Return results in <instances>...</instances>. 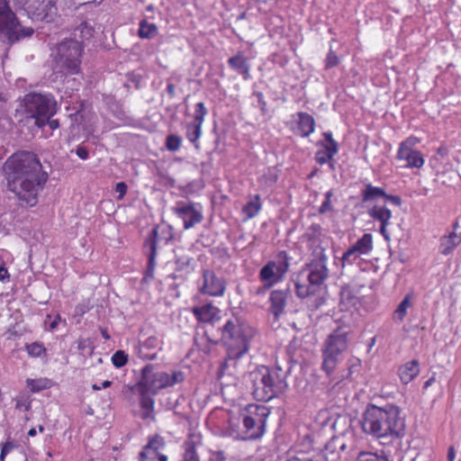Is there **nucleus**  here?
<instances>
[{
	"label": "nucleus",
	"mask_w": 461,
	"mask_h": 461,
	"mask_svg": "<svg viewBox=\"0 0 461 461\" xmlns=\"http://www.w3.org/2000/svg\"><path fill=\"white\" fill-rule=\"evenodd\" d=\"M182 139L178 135L170 134L167 137L166 146L170 151H176L181 146Z\"/></svg>",
	"instance_id": "39"
},
{
	"label": "nucleus",
	"mask_w": 461,
	"mask_h": 461,
	"mask_svg": "<svg viewBox=\"0 0 461 461\" xmlns=\"http://www.w3.org/2000/svg\"><path fill=\"white\" fill-rule=\"evenodd\" d=\"M16 447V445L14 443V442H11V441H7L5 442L3 447H2V449H1V453H0V460L1 461H4L5 460V456L10 453L13 449H14Z\"/></svg>",
	"instance_id": "45"
},
{
	"label": "nucleus",
	"mask_w": 461,
	"mask_h": 461,
	"mask_svg": "<svg viewBox=\"0 0 461 461\" xmlns=\"http://www.w3.org/2000/svg\"><path fill=\"white\" fill-rule=\"evenodd\" d=\"M167 92L169 95L170 97L175 96V86L172 83H167Z\"/></svg>",
	"instance_id": "57"
},
{
	"label": "nucleus",
	"mask_w": 461,
	"mask_h": 461,
	"mask_svg": "<svg viewBox=\"0 0 461 461\" xmlns=\"http://www.w3.org/2000/svg\"><path fill=\"white\" fill-rule=\"evenodd\" d=\"M7 188L22 205L32 207L38 203L39 193L48 179L37 156L30 151H18L4 164Z\"/></svg>",
	"instance_id": "1"
},
{
	"label": "nucleus",
	"mask_w": 461,
	"mask_h": 461,
	"mask_svg": "<svg viewBox=\"0 0 461 461\" xmlns=\"http://www.w3.org/2000/svg\"><path fill=\"white\" fill-rule=\"evenodd\" d=\"M293 117H296L293 121V123L295 124V128H293V131L301 137L307 138L314 132L316 122L311 114L305 112H298Z\"/></svg>",
	"instance_id": "22"
},
{
	"label": "nucleus",
	"mask_w": 461,
	"mask_h": 461,
	"mask_svg": "<svg viewBox=\"0 0 461 461\" xmlns=\"http://www.w3.org/2000/svg\"><path fill=\"white\" fill-rule=\"evenodd\" d=\"M135 390L139 393L140 396V407L143 410L142 418H150L154 410V400L148 395L149 393V392L144 391L140 388H135Z\"/></svg>",
	"instance_id": "29"
},
{
	"label": "nucleus",
	"mask_w": 461,
	"mask_h": 461,
	"mask_svg": "<svg viewBox=\"0 0 461 461\" xmlns=\"http://www.w3.org/2000/svg\"><path fill=\"white\" fill-rule=\"evenodd\" d=\"M458 222L453 225V230L443 235L439 240V252L444 256L450 255L461 244V232H456Z\"/></svg>",
	"instance_id": "23"
},
{
	"label": "nucleus",
	"mask_w": 461,
	"mask_h": 461,
	"mask_svg": "<svg viewBox=\"0 0 461 461\" xmlns=\"http://www.w3.org/2000/svg\"><path fill=\"white\" fill-rule=\"evenodd\" d=\"M158 232L157 229H153L149 236V238L146 240V246L149 247V268L153 269L154 268V261L157 255V238H158Z\"/></svg>",
	"instance_id": "30"
},
{
	"label": "nucleus",
	"mask_w": 461,
	"mask_h": 461,
	"mask_svg": "<svg viewBox=\"0 0 461 461\" xmlns=\"http://www.w3.org/2000/svg\"><path fill=\"white\" fill-rule=\"evenodd\" d=\"M210 307L208 306H203L201 308H194V313L197 317L199 321H207L210 320V317L208 316Z\"/></svg>",
	"instance_id": "43"
},
{
	"label": "nucleus",
	"mask_w": 461,
	"mask_h": 461,
	"mask_svg": "<svg viewBox=\"0 0 461 461\" xmlns=\"http://www.w3.org/2000/svg\"><path fill=\"white\" fill-rule=\"evenodd\" d=\"M31 405H30V402H27L26 400H17L16 401V405H15V408L16 409H19V410H24V411H28L30 409Z\"/></svg>",
	"instance_id": "51"
},
{
	"label": "nucleus",
	"mask_w": 461,
	"mask_h": 461,
	"mask_svg": "<svg viewBox=\"0 0 461 461\" xmlns=\"http://www.w3.org/2000/svg\"><path fill=\"white\" fill-rule=\"evenodd\" d=\"M255 334V330L246 323L232 328V358H240L248 352Z\"/></svg>",
	"instance_id": "15"
},
{
	"label": "nucleus",
	"mask_w": 461,
	"mask_h": 461,
	"mask_svg": "<svg viewBox=\"0 0 461 461\" xmlns=\"http://www.w3.org/2000/svg\"><path fill=\"white\" fill-rule=\"evenodd\" d=\"M324 141L319 143L321 147L315 154V160L320 165L329 163L330 167H334L333 158L339 152V144L333 139L332 133L330 131L323 133Z\"/></svg>",
	"instance_id": "17"
},
{
	"label": "nucleus",
	"mask_w": 461,
	"mask_h": 461,
	"mask_svg": "<svg viewBox=\"0 0 461 461\" xmlns=\"http://www.w3.org/2000/svg\"><path fill=\"white\" fill-rule=\"evenodd\" d=\"M37 434L36 429L32 428L28 431V436L34 437Z\"/></svg>",
	"instance_id": "64"
},
{
	"label": "nucleus",
	"mask_w": 461,
	"mask_h": 461,
	"mask_svg": "<svg viewBox=\"0 0 461 461\" xmlns=\"http://www.w3.org/2000/svg\"><path fill=\"white\" fill-rule=\"evenodd\" d=\"M368 216L379 223V232L386 241L391 240L388 227L392 224V211L384 204H375L367 210Z\"/></svg>",
	"instance_id": "16"
},
{
	"label": "nucleus",
	"mask_w": 461,
	"mask_h": 461,
	"mask_svg": "<svg viewBox=\"0 0 461 461\" xmlns=\"http://www.w3.org/2000/svg\"><path fill=\"white\" fill-rule=\"evenodd\" d=\"M356 461H388V459L374 452L362 451L358 454Z\"/></svg>",
	"instance_id": "36"
},
{
	"label": "nucleus",
	"mask_w": 461,
	"mask_h": 461,
	"mask_svg": "<svg viewBox=\"0 0 461 461\" xmlns=\"http://www.w3.org/2000/svg\"><path fill=\"white\" fill-rule=\"evenodd\" d=\"M76 154L81 158V159H86L89 157L88 150L83 147L79 146L76 149Z\"/></svg>",
	"instance_id": "48"
},
{
	"label": "nucleus",
	"mask_w": 461,
	"mask_h": 461,
	"mask_svg": "<svg viewBox=\"0 0 461 461\" xmlns=\"http://www.w3.org/2000/svg\"><path fill=\"white\" fill-rule=\"evenodd\" d=\"M208 111L203 103H197L194 106V114L193 122L203 124L205 115Z\"/></svg>",
	"instance_id": "37"
},
{
	"label": "nucleus",
	"mask_w": 461,
	"mask_h": 461,
	"mask_svg": "<svg viewBox=\"0 0 461 461\" xmlns=\"http://www.w3.org/2000/svg\"><path fill=\"white\" fill-rule=\"evenodd\" d=\"M172 210L183 221L185 230L200 223L203 220L202 212L192 203L178 202Z\"/></svg>",
	"instance_id": "19"
},
{
	"label": "nucleus",
	"mask_w": 461,
	"mask_h": 461,
	"mask_svg": "<svg viewBox=\"0 0 461 461\" xmlns=\"http://www.w3.org/2000/svg\"><path fill=\"white\" fill-rule=\"evenodd\" d=\"M420 138L411 135L399 144L396 158L398 160L405 161V167L408 168L420 169L425 164L422 153L420 150L415 149V147L420 144Z\"/></svg>",
	"instance_id": "12"
},
{
	"label": "nucleus",
	"mask_w": 461,
	"mask_h": 461,
	"mask_svg": "<svg viewBox=\"0 0 461 461\" xmlns=\"http://www.w3.org/2000/svg\"><path fill=\"white\" fill-rule=\"evenodd\" d=\"M203 284L201 287L203 294L217 296L223 293L224 286L222 282L217 278L213 272L205 270L203 275Z\"/></svg>",
	"instance_id": "24"
},
{
	"label": "nucleus",
	"mask_w": 461,
	"mask_h": 461,
	"mask_svg": "<svg viewBox=\"0 0 461 461\" xmlns=\"http://www.w3.org/2000/svg\"><path fill=\"white\" fill-rule=\"evenodd\" d=\"M203 446V436L200 432L193 430L187 435L183 443V454L180 461H200L198 449Z\"/></svg>",
	"instance_id": "21"
},
{
	"label": "nucleus",
	"mask_w": 461,
	"mask_h": 461,
	"mask_svg": "<svg viewBox=\"0 0 461 461\" xmlns=\"http://www.w3.org/2000/svg\"><path fill=\"white\" fill-rule=\"evenodd\" d=\"M46 124H48L51 130H56L59 127V121L57 119H52V117L48 118Z\"/></svg>",
	"instance_id": "53"
},
{
	"label": "nucleus",
	"mask_w": 461,
	"mask_h": 461,
	"mask_svg": "<svg viewBox=\"0 0 461 461\" xmlns=\"http://www.w3.org/2000/svg\"><path fill=\"white\" fill-rule=\"evenodd\" d=\"M232 68H235L245 79L248 78L249 67L246 59L240 56L232 57Z\"/></svg>",
	"instance_id": "34"
},
{
	"label": "nucleus",
	"mask_w": 461,
	"mask_h": 461,
	"mask_svg": "<svg viewBox=\"0 0 461 461\" xmlns=\"http://www.w3.org/2000/svg\"><path fill=\"white\" fill-rule=\"evenodd\" d=\"M290 256L285 250L279 251L259 271V279L266 288H271L281 282L290 267Z\"/></svg>",
	"instance_id": "11"
},
{
	"label": "nucleus",
	"mask_w": 461,
	"mask_h": 461,
	"mask_svg": "<svg viewBox=\"0 0 461 461\" xmlns=\"http://www.w3.org/2000/svg\"><path fill=\"white\" fill-rule=\"evenodd\" d=\"M82 52L83 46L78 40H64L58 44L54 54L56 69L59 72L78 73Z\"/></svg>",
	"instance_id": "9"
},
{
	"label": "nucleus",
	"mask_w": 461,
	"mask_h": 461,
	"mask_svg": "<svg viewBox=\"0 0 461 461\" xmlns=\"http://www.w3.org/2000/svg\"><path fill=\"white\" fill-rule=\"evenodd\" d=\"M208 461H228V456L223 450H210Z\"/></svg>",
	"instance_id": "44"
},
{
	"label": "nucleus",
	"mask_w": 461,
	"mask_h": 461,
	"mask_svg": "<svg viewBox=\"0 0 461 461\" xmlns=\"http://www.w3.org/2000/svg\"><path fill=\"white\" fill-rule=\"evenodd\" d=\"M361 368V361L357 357L349 360L348 373L351 375L355 372H358Z\"/></svg>",
	"instance_id": "46"
},
{
	"label": "nucleus",
	"mask_w": 461,
	"mask_h": 461,
	"mask_svg": "<svg viewBox=\"0 0 461 461\" xmlns=\"http://www.w3.org/2000/svg\"><path fill=\"white\" fill-rule=\"evenodd\" d=\"M26 12L34 21L51 23L57 17L55 0H26Z\"/></svg>",
	"instance_id": "14"
},
{
	"label": "nucleus",
	"mask_w": 461,
	"mask_h": 461,
	"mask_svg": "<svg viewBox=\"0 0 461 461\" xmlns=\"http://www.w3.org/2000/svg\"><path fill=\"white\" fill-rule=\"evenodd\" d=\"M158 33V27L154 23H149L143 20L140 23L139 36L140 38L150 39Z\"/></svg>",
	"instance_id": "33"
},
{
	"label": "nucleus",
	"mask_w": 461,
	"mask_h": 461,
	"mask_svg": "<svg viewBox=\"0 0 461 461\" xmlns=\"http://www.w3.org/2000/svg\"><path fill=\"white\" fill-rule=\"evenodd\" d=\"M101 334H102V337L104 339H110V336L107 332V330L105 329H103L101 330Z\"/></svg>",
	"instance_id": "62"
},
{
	"label": "nucleus",
	"mask_w": 461,
	"mask_h": 461,
	"mask_svg": "<svg viewBox=\"0 0 461 461\" xmlns=\"http://www.w3.org/2000/svg\"><path fill=\"white\" fill-rule=\"evenodd\" d=\"M9 278L8 271L5 267L0 266V281Z\"/></svg>",
	"instance_id": "55"
},
{
	"label": "nucleus",
	"mask_w": 461,
	"mask_h": 461,
	"mask_svg": "<svg viewBox=\"0 0 461 461\" xmlns=\"http://www.w3.org/2000/svg\"><path fill=\"white\" fill-rule=\"evenodd\" d=\"M94 33H95L94 28L91 25H89L87 23L83 22L75 30L74 36L76 38L75 40L80 39L81 40L80 43L83 44V42L85 41H89L94 36Z\"/></svg>",
	"instance_id": "31"
},
{
	"label": "nucleus",
	"mask_w": 461,
	"mask_h": 461,
	"mask_svg": "<svg viewBox=\"0 0 461 461\" xmlns=\"http://www.w3.org/2000/svg\"><path fill=\"white\" fill-rule=\"evenodd\" d=\"M128 361L127 354L122 350L116 351L112 357V362L117 368L122 367Z\"/></svg>",
	"instance_id": "40"
},
{
	"label": "nucleus",
	"mask_w": 461,
	"mask_h": 461,
	"mask_svg": "<svg viewBox=\"0 0 461 461\" xmlns=\"http://www.w3.org/2000/svg\"><path fill=\"white\" fill-rule=\"evenodd\" d=\"M60 321V316L58 315L55 320L50 324V327L51 330H54L57 328L59 321Z\"/></svg>",
	"instance_id": "60"
},
{
	"label": "nucleus",
	"mask_w": 461,
	"mask_h": 461,
	"mask_svg": "<svg viewBox=\"0 0 461 461\" xmlns=\"http://www.w3.org/2000/svg\"><path fill=\"white\" fill-rule=\"evenodd\" d=\"M227 356L224 360V362L221 364V368L218 372V376L221 377L223 374V372L228 368V359L230 358V348L228 347L226 349Z\"/></svg>",
	"instance_id": "47"
},
{
	"label": "nucleus",
	"mask_w": 461,
	"mask_h": 461,
	"mask_svg": "<svg viewBox=\"0 0 461 461\" xmlns=\"http://www.w3.org/2000/svg\"><path fill=\"white\" fill-rule=\"evenodd\" d=\"M103 0H74L75 4H78L79 5L95 3V2H102Z\"/></svg>",
	"instance_id": "58"
},
{
	"label": "nucleus",
	"mask_w": 461,
	"mask_h": 461,
	"mask_svg": "<svg viewBox=\"0 0 461 461\" xmlns=\"http://www.w3.org/2000/svg\"><path fill=\"white\" fill-rule=\"evenodd\" d=\"M252 394L258 401L268 402L283 393L287 384L281 369L261 366L249 374Z\"/></svg>",
	"instance_id": "3"
},
{
	"label": "nucleus",
	"mask_w": 461,
	"mask_h": 461,
	"mask_svg": "<svg viewBox=\"0 0 461 461\" xmlns=\"http://www.w3.org/2000/svg\"><path fill=\"white\" fill-rule=\"evenodd\" d=\"M258 102L260 104L261 110L265 113L266 112V107H267V103L264 100L263 95L261 93H259L258 95Z\"/></svg>",
	"instance_id": "56"
},
{
	"label": "nucleus",
	"mask_w": 461,
	"mask_h": 461,
	"mask_svg": "<svg viewBox=\"0 0 461 461\" xmlns=\"http://www.w3.org/2000/svg\"><path fill=\"white\" fill-rule=\"evenodd\" d=\"M28 354L32 357H40L45 352V348L41 343L34 342L26 347Z\"/></svg>",
	"instance_id": "42"
},
{
	"label": "nucleus",
	"mask_w": 461,
	"mask_h": 461,
	"mask_svg": "<svg viewBox=\"0 0 461 461\" xmlns=\"http://www.w3.org/2000/svg\"><path fill=\"white\" fill-rule=\"evenodd\" d=\"M191 258L186 256L179 257L176 259V264L179 266L180 268H184L185 267L189 266Z\"/></svg>",
	"instance_id": "49"
},
{
	"label": "nucleus",
	"mask_w": 461,
	"mask_h": 461,
	"mask_svg": "<svg viewBox=\"0 0 461 461\" xmlns=\"http://www.w3.org/2000/svg\"><path fill=\"white\" fill-rule=\"evenodd\" d=\"M111 384H112V382L106 380V381H104L102 383V386L101 387L102 388H108L109 386H111Z\"/></svg>",
	"instance_id": "63"
},
{
	"label": "nucleus",
	"mask_w": 461,
	"mask_h": 461,
	"mask_svg": "<svg viewBox=\"0 0 461 461\" xmlns=\"http://www.w3.org/2000/svg\"><path fill=\"white\" fill-rule=\"evenodd\" d=\"M23 105L26 118L33 120L38 128L57 113V101L51 94L31 92L24 95Z\"/></svg>",
	"instance_id": "5"
},
{
	"label": "nucleus",
	"mask_w": 461,
	"mask_h": 461,
	"mask_svg": "<svg viewBox=\"0 0 461 461\" xmlns=\"http://www.w3.org/2000/svg\"><path fill=\"white\" fill-rule=\"evenodd\" d=\"M202 124L190 122L186 125V137L192 142L195 143L201 136Z\"/></svg>",
	"instance_id": "35"
},
{
	"label": "nucleus",
	"mask_w": 461,
	"mask_h": 461,
	"mask_svg": "<svg viewBox=\"0 0 461 461\" xmlns=\"http://www.w3.org/2000/svg\"><path fill=\"white\" fill-rule=\"evenodd\" d=\"M328 257L322 256L321 258H312L305 264L303 269L308 271L307 280L295 282V293L299 298L304 299L315 295L320 290L325 280L329 276L327 267Z\"/></svg>",
	"instance_id": "6"
},
{
	"label": "nucleus",
	"mask_w": 461,
	"mask_h": 461,
	"mask_svg": "<svg viewBox=\"0 0 461 461\" xmlns=\"http://www.w3.org/2000/svg\"><path fill=\"white\" fill-rule=\"evenodd\" d=\"M349 332L342 327L333 330L324 340L321 348L322 370L331 375L336 369L340 357L348 348Z\"/></svg>",
	"instance_id": "7"
},
{
	"label": "nucleus",
	"mask_w": 461,
	"mask_h": 461,
	"mask_svg": "<svg viewBox=\"0 0 461 461\" xmlns=\"http://www.w3.org/2000/svg\"><path fill=\"white\" fill-rule=\"evenodd\" d=\"M420 372V362L412 359L399 366L398 376L402 384H408L419 375Z\"/></svg>",
	"instance_id": "26"
},
{
	"label": "nucleus",
	"mask_w": 461,
	"mask_h": 461,
	"mask_svg": "<svg viewBox=\"0 0 461 461\" xmlns=\"http://www.w3.org/2000/svg\"><path fill=\"white\" fill-rule=\"evenodd\" d=\"M411 306V295L407 294L399 303L394 311V318L399 321H402L407 314V310Z\"/></svg>",
	"instance_id": "32"
},
{
	"label": "nucleus",
	"mask_w": 461,
	"mask_h": 461,
	"mask_svg": "<svg viewBox=\"0 0 461 461\" xmlns=\"http://www.w3.org/2000/svg\"><path fill=\"white\" fill-rule=\"evenodd\" d=\"M33 29L23 27L6 0H0V40L14 44L33 34Z\"/></svg>",
	"instance_id": "8"
},
{
	"label": "nucleus",
	"mask_w": 461,
	"mask_h": 461,
	"mask_svg": "<svg viewBox=\"0 0 461 461\" xmlns=\"http://www.w3.org/2000/svg\"><path fill=\"white\" fill-rule=\"evenodd\" d=\"M222 333H223L222 340L224 339V337L226 336V334H229V336L230 337V320L227 321L226 323L224 324V326L222 328Z\"/></svg>",
	"instance_id": "54"
},
{
	"label": "nucleus",
	"mask_w": 461,
	"mask_h": 461,
	"mask_svg": "<svg viewBox=\"0 0 461 461\" xmlns=\"http://www.w3.org/2000/svg\"><path fill=\"white\" fill-rule=\"evenodd\" d=\"M339 64V58L336 54L334 50L331 49L327 53L326 59H325V68L330 69Z\"/></svg>",
	"instance_id": "41"
},
{
	"label": "nucleus",
	"mask_w": 461,
	"mask_h": 461,
	"mask_svg": "<svg viewBox=\"0 0 461 461\" xmlns=\"http://www.w3.org/2000/svg\"><path fill=\"white\" fill-rule=\"evenodd\" d=\"M115 191L120 194V198H122L127 191V185L124 182H119L116 184Z\"/></svg>",
	"instance_id": "50"
},
{
	"label": "nucleus",
	"mask_w": 461,
	"mask_h": 461,
	"mask_svg": "<svg viewBox=\"0 0 461 461\" xmlns=\"http://www.w3.org/2000/svg\"><path fill=\"white\" fill-rule=\"evenodd\" d=\"M384 199L386 200V201L392 202L395 205H400L401 203H402L401 198L399 196H397V195H393V194H386V195H384Z\"/></svg>",
	"instance_id": "52"
},
{
	"label": "nucleus",
	"mask_w": 461,
	"mask_h": 461,
	"mask_svg": "<svg viewBox=\"0 0 461 461\" xmlns=\"http://www.w3.org/2000/svg\"><path fill=\"white\" fill-rule=\"evenodd\" d=\"M384 195H386V192L384 188L374 186L370 183L366 184L361 191V199L364 203L384 198Z\"/></svg>",
	"instance_id": "28"
},
{
	"label": "nucleus",
	"mask_w": 461,
	"mask_h": 461,
	"mask_svg": "<svg viewBox=\"0 0 461 461\" xmlns=\"http://www.w3.org/2000/svg\"><path fill=\"white\" fill-rule=\"evenodd\" d=\"M288 295V291L274 290L271 292L269 297L270 310L276 319L284 312Z\"/></svg>",
	"instance_id": "27"
},
{
	"label": "nucleus",
	"mask_w": 461,
	"mask_h": 461,
	"mask_svg": "<svg viewBox=\"0 0 461 461\" xmlns=\"http://www.w3.org/2000/svg\"><path fill=\"white\" fill-rule=\"evenodd\" d=\"M165 447L166 442L161 436L156 435L150 438L140 453V461H167V456L161 453Z\"/></svg>",
	"instance_id": "20"
},
{
	"label": "nucleus",
	"mask_w": 461,
	"mask_h": 461,
	"mask_svg": "<svg viewBox=\"0 0 461 461\" xmlns=\"http://www.w3.org/2000/svg\"><path fill=\"white\" fill-rule=\"evenodd\" d=\"M271 413L268 407L262 404H249L240 412L243 429L236 436L241 440H257L266 433L267 420Z\"/></svg>",
	"instance_id": "4"
},
{
	"label": "nucleus",
	"mask_w": 461,
	"mask_h": 461,
	"mask_svg": "<svg viewBox=\"0 0 461 461\" xmlns=\"http://www.w3.org/2000/svg\"><path fill=\"white\" fill-rule=\"evenodd\" d=\"M373 249V236L365 233L357 242L348 249L342 256V265L353 264L361 255H366Z\"/></svg>",
	"instance_id": "18"
},
{
	"label": "nucleus",
	"mask_w": 461,
	"mask_h": 461,
	"mask_svg": "<svg viewBox=\"0 0 461 461\" xmlns=\"http://www.w3.org/2000/svg\"><path fill=\"white\" fill-rule=\"evenodd\" d=\"M184 379L185 375L181 371H175L170 375L166 372H154V366L146 365L142 368L141 378L134 388H140L156 394L159 390L179 384Z\"/></svg>",
	"instance_id": "10"
},
{
	"label": "nucleus",
	"mask_w": 461,
	"mask_h": 461,
	"mask_svg": "<svg viewBox=\"0 0 461 461\" xmlns=\"http://www.w3.org/2000/svg\"><path fill=\"white\" fill-rule=\"evenodd\" d=\"M332 196H333L332 190H329L328 192L325 193V199L323 200V202L321 203V204L318 210L320 214H325L333 210L332 204H331Z\"/></svg>",
	"instance_id": "38"
},
{
	"label": "nucleus",
	"mask_w": 461,
	"mask_h": 461,
	"mask_svg": "<svg viewBox=\"0 0 461 461\" xmlns=\"http://www.w3.org/2000/svg\"><path fill=\"white\" fill-rule=\"evenodd\" d=\"M361 427L364 432L376 438H398L404 431L400 410L394 405H368L363 413Z\"/></svg>",
	"instance_id": "2"
},
{
	"label": "nucleus",
	"mask_w": 461,
	"mask_h": 461,
	"mask_svg": "<svg viewBox=\"0 0 461 461\" xmlns=\"http://www.w3.org/2000/svg\"><path fill=\"white\" fill-rule=\"evenodd\" d=\"M262 200L259 194L249 195L241 208L242 221H247L258 216L262 210Z\"/></svg>",
	"instance_id": "25"
},
{
	"label": "nucleus",
	"mask_w": 461,
	"mask_h": 461,
	"mask_svg": "<svg viewBox=\"0 0 461 461\" xmlns=\"http://www.w3.org/2000/svg\"><path fill=\"white\" fill-rule=\"evenodd\" d=\"M300 240L311 251L312 258H321L322 256H327L328 241L322 233V228L320 224L312 223L310 225L301 236Z\"/></svg>",
	"instance_id": "13"
},
{
	"label": "nucleus",
	"mask_w": 461,
	"mask_h": 461,
	"mask_svg": "<svg viewBox=\"0 0 461 461\" xmlns=\"http://www.w3.org/2000/svg\"><path fill=\"white\" fill-rule=\"evenodd\" d=\"M435 382V376H431L430 378H429L425 383H424V386L423 388L426 390L428 389L429 386H431Z\"/></svg>",
	"instance_id": "59"
},
{
	"label": "nucleus",
	"mask_w": 461,
	"mask_h": 461,
	"mask_svg": "<svg viewBox=\"0 0 461 461\" xmlns=\"http://www.w3.org/2000/svg\"><path fill=\"white\" fill-rule=\"evenodd\" d=\"M157 339L155 338H149L146 343L144 344V347H152L154 342H156Z\"/></svg>",
	"instance_id": "61"
}]
</instances>
